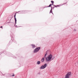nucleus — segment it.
<instances>
[{
    "label": "nucleus",
    "mask_w": 78,
    "mask_h": 78,
    "mask_svg": "<svg viewBox=\"0 0 78 78\" xmlns=\"http://www.w3.org/2000/svg\"><path fill=\"white\" fill-rule=\"evenodd\" d=\"M72 76V73L71 72H68L65 76V78H70L69 77Z\"/></svg>",
    "instance_id": "3"
},
{
    "label": "nucleus",
    "mask_w": 78,
    "mask_h": 78,
    "mask_svg": "<svg viewBox=\"0 0 78 78\" xmlns=\"http://www.w3.org/2000/svg\"><path fill=\"white\" fill-rule=\"evenodd\" d=\"M26 11L23 10L21 11H19L18 12H20L19 14H25V12H26Z\"/></svg>",
    "instance_id": "7"
},
{
    "label": "nucleus",
    "mask_w": 78,
    "mask_h": 78,
    "mask_svg": "<svg viewBox=\"0 0 78 78\" xmlns=\"http://www.w3.org/2000/svg\"><path fill=\"white\" fill-rule=\"evenodd\" d=\"M41 62L42 63V62H44V58H41Z\"/></svg>",
    "instance_id": "10"
},
{
    "label": "nucleus",
    "mask_w": 78,
    "mask_h": 78,
    "mask_svg": "<svg viewBox=\"0 0 78 78\" xmlns=\"http://www.w3.org/2000/svg\"><path fill=\"white\" fill-rule=\"evenodd\" d=\"M52 10H53V8H52V7H51V9L50 10V13H52V12H53Z\"/></svg>",
    "instance_id": "11"
},
{
    "label": "nucleus",
    "mask_w": 78,
    "mask_h": 78,
    "mask_svg": "<svg viewBox=\"0 0 78 78\" xmlns=\"http://www.w3.org/2000/svg\"><path fill=\"white\" fill-rule=\"evenodd\" d=\"M48 8V7L47 6H45L43 8Z\"/></svg>",
    "instance_id": "17"
},
{
    "label": "nucleus",
    "mask_w": 78,
    "mask_h": 78,
    "mask_svg": "<svg viewBox=\"0 0 78 78\" xmlns=\"http://www.w3.org/2000/svg\"><path fill=\"white\" fill-rule=\"evenodd\" d=\"M53 6H55V8H56V5H53Z\"/></svg>",
    "instance_id": "21"
},
{
    "label": "nucleus",
    "mask_w": 78,
    "mask_h": 78,
    "mask_svg": "<svg viewBox=\"0 0 78 78\" xmlns=\"http://www.w3.org/2000/svg\"><path fill=\"white\" fill-rule=\"evenodd\" d=\"M52 5H53L52 4H50L48 6V8L49 7H51H51L52 8V6H52Z\"/></svg>",
    "instance_id": "14"
},
{
    "label": "nucleus",
    "mask_w": 78,
    "mask_h": 78,
    "mask_svg": "<svg viewBox=\"0 0 78 78\" xmlns=\"http://www.w3.org/2000/svg\"><path fill=\"white\" fill-rule=\"evenodd\" d=\"M74 31H76V29H74Z\"/></svg>",
    "instance_id": "25"
},
{
    "label": "nucleus",
    "mask_w": 78,
    "mask_h": 78,
    "mask_svg": "<svg viewBox=\"0 0 78 78\" xmlns=\"http://www.w3.org/2000/svg\"><path fill=\"white\" fill-rule=\"evenodd\" d=\"M77 64H78V62H77Z\"/></svg>",
    "instance_id": "29"
},
{
    "label": "nucleus",
    "mask_w": 78,
    "mask_h": 78,
    "mask_svg": "<svg viewBox=\"0 0 78 78\" xmlns=\"http://www.w3.org/2000/svg\"><path fill=\"white\" fill-rule=\"evenodd\" d=\"M11 19H10V22H11ZM13 23V22H8V23Z\"/></svg>",
    "instance_id": "19"
},
{
    "label": "nucleus",
    "mask_w": 78,
    "mask_h": 78,
    "mask_svg": "<svg viewBox=\"0 0 78 78\" xmlns=\"http://www.w3.org/2000/svg\"><path fill=\"white\" fill-rule=\"evenodd\" d=\"M52 13V14L53 15H54V14H53V12H52V13Z\"/></svg>",
    "instance_id": "28"
},
{
    "label": "nucleus",
    "mask_w": 78,
    "mask_h": 78,
    "mask_svg": "<svg viewBox=\"0 0 78 78\" xmlns=\"http://www.w3.org/2000/svg\"><path fill=\"white\" fill-rule=\"evenodd\" d=\"M15 76L14 74L13 73L12 76Z\"/></svg>",
    "instance_id": "20"
},
{
    "label": "nucleus",
    "mask_w": 78,
    "mask_h": 78,
    "mask_svg": "<svg viewBox=\"0 0 78 78\" xmlns=\"http://www.w3.org/2000/svg\"><path fill=\"white\" fill-rule=\"evenodd\" d=\"M10 37L12 38L11 40L9 41V44H11L12 42H13L15 43L16 44L17 43V42L14 39V38L13 37V36L11 35V34H10Z\"/></svg>",
    "instance_id": "4"
},
{
    "label": "nucleus",
    "mask_w": 78,
    "mask_h": 78,
    "mask_svg": "<svg viewBox=\"0 0 78 78\" xmlns=\"http://www.w3.org/2000/svg\"><path fill=\"white\" fill-rule=\"evenodd\" d=\"M61 6V5H56V7H59V6Z\"/></svg>",
    "instance_id": "18"
},
{
    "label": "nucleus",
    "mask_w": 78,
    "mask_h": 78,
    "mask_svg": "<svg viewBox=\"0 0 78 78\" xmlns=\"http://www.w3.org/2000/svg\"><path fill=\"white\" fill-rule=\"evenodd\" d=\"M52 57L53 56L51 54L49 55L48 56V57H47L46 58V61H47L48 62L49 61H50Z\"/></svg>",
    "instance_id": "2"
},
{
    "label": "nucleus",
    "mask_w": 78,
    "mask_h": 78,
    "mask_svg": "<svg viewBox=\"0 0 78 78\" xmlns=\"http://www.w3.org/2000/svg\"><path fill=\"white\" fill-rule=\"evenodd\" d=\"M51 2L52 3V5H53L54 4V1H51Z\"/></svg>",
    "instance_id": "15"
},
{
    "label": "nucleus",
    "mask_w": 78,
    "mask_h": 78,
    "mask_svg": "<svg viewBox=\"0 0 78 78\" xmlns=\"http://www.w3.org/2000/svg\"><path fill=\"white\" fill-rule=\"evenodd\" d=\"M16 16V13H15V15H14V16Z\"/></svg>",
    "instance_id": "26"
},
{
    "label": "nucleus",
    "mask_w": 78,
    "mask_h": 78,
    "mask_svg": "<svg viewBox=\"0 0 78 78\" xmlns=\"http://www.w3.org/2000/svg\"><path fill=\"white\" fill-rule=\"evenodd\" d=\"M41 49L40 47H37L34 50V53H37V52H38Z\"/></svg>",
    "instance_id": "6"
},
{
    "label": "nucleus",
    "mask_w": 78,
    "mask_h": 78,
    "mask_svg": "<svg viewBox=\"0 0 78 78\" xmlns=\"http://www.w3.org/2000/svg\"><path fill=\"white\" fill-rule=\"evenodd\" d=\"M5 55H6L7 56H9L10 57H13V58L14 59H16V57H15L14 55H13L12 54L10 53V52H3Z\"/></svg>",
    "instance_id": "1"
},
{
    "label": "nucleus",
    "mask_w": 78,
    "mask_h": 78,
    "mask_svg": "<svg viewBox=\"0 0 78 78\" xmlns=\"http://www.w3.org/2000/svg\"><path fill=\"white\" fill-rule=\"evenodd\" d=\"M37 64L38 65H39L40 64H41V61H38L37 62Z\"/></svg>",
    "instance_id": "13"
},
{
    "label": "nucleus",
    "mask_w": 78,
    "mask_h": 78,
    "mask_svg": "<svg viewBox=\"0 0 78 78\" xmlns=\"http://www.w3.org/2000/svg\"><path fill=\"white\" fill-rule=\"evenodd\" d=\"M0 28H3V26H1Z\"/></svg>",
    "instance_id": "24"
},
{
    "label": "nucleus",
    "mask_w": 78,
    "mask_h": 78,
    "mask_svg": "<svg viewBox=\"0 0 78 78\" xmlns=\"http://www.w3.org/2000/svg\"><path fill=\"white\" fill-rule=\"evenodd\" d=\"M14 19H15V27H17L18 28V27H17V25L16 26V23H17V19H16V16H14Z\"/></svg>",
    "instance_id": "8"
},
{
    "label": "nucleus",
    "mask_w": 78,
    "mask_h": 78,
    "mask_svg": "<svg viewBox=\"0 0 78 78\" xmlns=\"http://www.w3.org/2000/svg\"><path fill=\"white\" fill-rule=\"evenodd\" d=\"M47 51H46V54H45V55L44 56V58H46V57L47 56Z\"/></svg>",
    "instance_id": "12"
},
{
    "label": "nucleus",
    "mask_w": 78,
    "mask_h": 78,
    "mask_svg": "<svg viewBox=\"0 0 78 78\" xmlns=\"http://www.w3.org/2000/svg\"><path fill=\"white\" fill-rule=\"evenodd\" d=\"M67 3V2H66V3L63 4H62V5H65V4H66V3Z\"/></svg>",
    "instance_id": "23"
},
{
    "label": "nucleus",
    "mask_w": 78,
    "mask_h": 78,
    "mask_svg": "<svg viewBox=\"0 0 78 78\" xmlns=\"http://www.w3.org/2000/svg\"><path fill=\"white\" fill-rule=\"evenodd\" d=\"M54 8H56V7H53V9H54Z\"/></svg>",
    "instance_id": "27"
},
{
    "label": "nucleus",
    "mask_w": 78,
    "mask_h": 78,
    "mask_svg": "<svg viewBox=\"0 0 78 78\" xmlns=\"http://www.w3.org/2000/svg\"><path fill=\"white\" fill-rule=\"evenodd\" d=\"M0 72L1 73H2V75H3L4 76H5V75L3 74V73H2V72H1V71H0Z\"/></svg>",
    "instance_id": "22"
},
{
    "label": "nucleus",
    "mask_w": 78,
    "mask_h": 78,
    "mask_svg": "<svg viewBox=\"0 0 78 78\" xmlns=\"http://www.w3.org/2000/svg\"><path fill=\"white\" fill-rule=\"evenodd\" d=\"M30 46H32V48H34L35 47V45L34 44H30Z\"/></svg>",
    "instance_id": "9"
},
{
    "label": "nucleus",
    "mask_w": 78,
    "mask_h": 78,
    "mask_svg": "<svg viewBox=\"0 0 78 78\" xmlns=\"http://www.w3.org/2000/svg\"><path fill=\"white\" fill-rule=\"evenodd\" d=\"M47 66V63H45L44 65L41 66L40 68V69H44L45 68H46Z\"/></svg>",
    "instance_id": "5"
},
{
    "label": "nucleus",
    "mask_w": 78,
    "mask_h": 78,
    "mask_svg": "<svg viewBox=\"0 0 78 78\" xmlns=\"http://www.w3.org/2000/svg\"><path fill=\"white\" fill-rule=\"evenodd\" d=\"M55 57L54 56L51 59V61H52V60H53L54 59H55Z\"/></svg>",
    "instance_id": "16"
}]
</instances>
